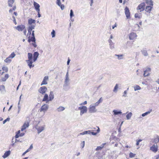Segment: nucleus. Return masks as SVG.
<instances>
[{
    "mask_svg": "<svg viewBox=\"0 0 159 159\" xmlns=\"http://www.w3.org/2000/svg\"><path fill=\"white\" fill-rule=\"evenodd\" d=\"M35 20L30 18L28 20V24L29 25L28 29V33L27 36L29 35L28 37V41L29 43H30L32 42V45L34 47H36L37 45L35 42V39L34 35V31H32L31 34V31L33 29H34L35 26Z\"/></svg>",
    "mask_w": 159,
    "mask_h": 159,
    "instance_id": "f257e3e1",
    "label": "nucleus"
},
{
    "mask_svg": "<svg viewBox=\"0 0 159 159\" xmlns=\"http://www.w3.org/2000/svg\"><path fill=\"white\" fill-rule=\"evenodd\" d=\"M39 55V53L37 52H34L33 59L32 54L30 52L28 53V60H26V62L30 68L34 67V65L32 64V63L37 60Z\"/></svg>",
    "mask_w": 159,
    "mask_h": 159,
    "instance_id": "f03ea898",
    "label": "nucleus"
},
{
    "mask_svg": "<svg viewBox=\"0 0 159 159\" xmlns=\"http://www.w3.org/2000/svg\"><path fill=\"white\" fill-rule=\"evenodd\" d=\"M145 2V11L146 13L150 14L153 8V2L152 0H144Z\"/></svg>",
    "mask_w": 159,
    "mask_h": 159,
    "instance_id": "7ed1b4c3",
    "label": "nucleus"
},
{
    "mask_svg": "<svg viewBox=\"0 0 159 159\" xmlns=\"http://www.w3.org/2000/svg\"><path fill=\"white\" fill-rule=\"evenodd\" d=\"M93 132H91L90 130L84 131L82 133H80V135H84L87 134H92L93 135H96L97 133L100 131V129L98 127L96 126L95 127L93 128Z\"/></svg>",
    "mask_w": 159,
    "mask_h": 159,
    "instance_id": "20e7f679",
    "label": "nucleus"
},
{
    "mask_svg": "<svg viewBox=\"0 0 159 159\" xmlns=\"http://www.w3.org/2000/svg\"><path fill=\"white\" fill-rule=\"evenodd\" d=\"M145 2H143L140 3L136 8L137 10L139 12H142L145 10Z\"/></svg>",
    "mask_w": 159,
    "mask_h": 159,
    "instance_id": "39448f33",
    "label": "nucleus"
},
{
    "mask_svg": "<svg viewBox=\"0 0 159 159\" xmlns=\"http://www.w3.org/2000/svg\"><path fill=\"white\" fill-rule=\"evenodd\" d=\"M78 109L80 110V115H82L84 113H86L87 111V107L85 106L79 107Z\"/></svg>",
    "mask_w": 159,
    "mask_h": 159,
    "instance_id": "423d86ee",
    "label": "nucleus"
},
{
    "mask_svg": "<svg viewBox=\"0 0 159 159\" xmlns=\"http://www.w3.org/2000/svg\"><path fill=\"white\" fill-rule=\"evenodd\" d=\"M30 121H25L23 124V125L21 126V131H22L29 126V123Z\"/></svg>",
    "mask_w": 159,
    "mask_h": 159,
    "instance_id": "0eeeda50",
    "label": "nucleus"
},
{
    "mask_svg": "<svg viewBox=\"0 0 159 159\" xmlns=\"http://www.w3.org/2000/svg\"><path fill=\"white\" fill-rule=\"evenodd\" d=\"M47 88L45 86H43L41 87L38 90V91L42 94H44L47 91Z\"/></svg>",
    "mask_w": 159,
    "mask_h": 159,
    "instance_id": "6e6552de",
    "label": "nucleus"
},
{
    "mask_svg": "<svg viewBox=\"0 0 159 159\" xmlns=\"http://www.w3.org/2000/svg\"><path fill=\"white\" fill-rule=\"evenodd\" d=\"M150 150L154 152H156L158 151V146L157 144H154L150 147Z\"/></svg>",
    "mask_w": 159,
    "mask_h": 159,
    "instance_id": "1a4fd4ad",
    "label": "nucleus"
},
{
    "mask_svg": "<svg viewBox=\"0 0 159 159\" xmlns=\"http://www.w3.org/2000/svg\"><path fill=\"white\" fill-rule=\"evenodd\" d=\"M96 106L90 105L89 107V112L91 113H94L96 112L97 110L96 109Z\"/></svg>",
    "mask_w": 159,
    "mask_h": 159,
    "instance_id": "9d476101",
    "label": "nucleus"
},
{
    "mask_svg": "<svg viewBox=\"0 0 159 159\" xmlns=\"http://www.w3.org/2000/svg\"><path fill=\"white\" fill-rule=\"evenodd\" d=\"M137 35L134 32L131 33L129 35V39L130 40H134L136 39Z\"/></svg>",
    "mask_w": 159,
    "mask_h": 159,
    "instance_id": "9b49d317",
    "label": "nucleus"
},
{
    "mask_svg": "<svg viewBox=\"0 0 159 159\" xmlns=\"http://www.w3.org/2000/svg\"><path fill=\"white\" fill-rule=\"evenodd\" d=\"M151 71V69L150 68H147L146 70L144 71L143 75L144 77L148 76Z\"/></svg>",
    "mask_w": 159,
    "mask_h": 159,
    "instance_id": "f8f14e48",
    "label": "nucleus"
},
{
    "mask_svg": "<svg viewBox=\"0 0 159 159\" xmlns=\"http://www.w3.org/2000/svg\"><path fill=\"white\" fill-rule=\"evenodd\" d=\"M15 28L19 31H22L25 29V26L24 25H21L16 27Z\"/></svg>",
    "mask_w": 159,
    "mask_h": 159,
    "instance_id": "ddd939ff",
    "label": "nucleus"
},
{
    "mask_svg": "<svg viewBox=\"0 0 159 159\" xmlns=\"http://www.w3.org/2000/svg\"><path fill=\"white\" fill-rule=\"evenodd\" d=\"M48 108V106L46 104H44L41 107L40 110V111H43L45 112L47 111Z\"/></svg>",
    "mask_w": 159,
    "mask_h": 159,
    "instance_id": "4468645a",
    "label": "nucleus"
},
{
    "mask_svg": "<svg viewBox=\"0 0 159 159\" xmlns=\"http://www.w3.org/2000/svg\"><path fill=\"white\" fill-rule=\"evenodd\" d=\"M48 80V76H45L44 77L43 79L41 85H46L48 84L47 81Z\"/></svg>",
    "mask_w": 159,
    "mask_h": 159,
    "instance_id": "2eb2a0df",
    "label": "nucleus"
},
{
    "mask_svg": "<svg viewBox=\"0 0 159 159\" xmlns=\"http://www.w3.org/2000/svg\"><path fill=\"white\" fill-rule=\"evenodd\" d=\"M125 11L126 17L127 18L129 17L130 16V12L129 8L126 7L125 9Z\"/></svg>",
    "mask_w": 159,
    "mask_h": 159,
    "instance_id": "dca6fc26",
    "label": "nucleus"
},
{
    "mask_svg": "<svg viewBox=\"0 0 159 159\" xmlns=\"http://www.w3.org/2000/svg\"><path fill=\"white\" fill-rule=\"evenodd\" d=\"M20 133V130H18L17 132L16 133V134L15 135V138H18L20 137H22L25 134V133Z\"/></svg>",
    "mask_w": 159,
    "mask_h": 159,
    "instance_id": "f3484780",
    "label": "nucleus"
},
{
    "mask_svg": "<svg viewBox=\"0 0 159 159\" xmlns=\"http://www.w3.org/2000/svg\"><path fill=\"white\" fill-rule=\"evenodd\" d=\"M152 142L154 143V144H157L159 142V137L158 135L156 136L154 138L152 139Z\"/></svg>",
    "mask_w": 159,
    "mask_h": 159,
    "instance_id": "a211bd4d",
    "label": "nucleus"
},
{
    "mask_svg": "<svg viewBox=\"0 0 159 159\" xmlns=\"http://www.w3.org/2000/svg\"><path fill=\"white\" fill-rule=\"evenodd\" d=\"M42 101L43 102H46V103L50 101L49 100V98L48 95L47 94H45L43 98V99Z\"/></svg>",
    "mask_w": 159,
    "mask_h": 159,
    "instance_id": "6ab92c4d",
    "label": "nucleus"
},
{
    "mask_svg": "<svg viewBox=\"0 0 159 159\" xmlns=\"http://www.w3.org/2000/svg\"><path fill=\"white\" fill-rule=\"evenodd\" d=\"M34 5L35 7V8L36 9V11L37 12H39V11H40V6L39 5V4L35 2H34Z\"/></svg>",
    "mask_w": 159,
    "mask_h": 159,
    "instance_id": "aec40b11",
    "label": "nucleus"
},
{
    "mask_svg": "<svg viewBox=\"0 0 159 159\" xmlns=\"http://www.w3.org/2000/svg\"><path fill=\"white\" fill-rule=\"evenodd\" d=\"M48 97L49 98V100H50V101H51L54 99V95L53 91H51L50 92V94H49V96Z\"/></svg>",
    "mask_w": 159,
    "mask_h": 159,
    "instance_id": "412c9836",
    "label": "nucleus"
},
{
    "mask_svg": "<svg viewBox=\"0 0 159 159\" xmlns=\"http://www.w3.org/2000/svg\"><path fill=\"white\" fill-rule=\"evenodd\" d=\"M57 4L58 6H60L62 10H63L64 8V6L63 4H61L60 2V0H57Z\"/></svg>",
    "mask_w": 159,
    "mask_h": 159,
    "instance_id": "4be33fe9",
    "label": "nucleus"
},
{
    "mask_svg": "<svg viewBox=\"0 0 159 159\" xmlns=\"http://www.w3.org/2000/svg\"><path fill=\"white\" fill-rule=\"evenodd\" d=\"M11 153V152L10 151H8L6 152L4 155L2 156V157L4 158H6L8 156H9Z\"/></svg>",
    "mask_w": 159,
    "mask_h": 159,
    "instance_id": "5701e85b",
    "label": "nucleus"
},
{
    "mask_svg": "<svg viewBox=\"0 0 159 159\" xmlns=\"http://www.w3.org/2000/svg\"><path fill=\"white\" fill-rule=\"evenodd\" d=\"M106 144V143H103L101 145V146H98L96 148V151L100 150L103 148L104 145Z\"/></svg>",
    "mask_w": 159,
    "mask_h": 159,
    "instance_id": "b1692460",
    "label": "nucleus"
},
{
    "mask_svg": "<svg viewBox=\"0 0 159 159\" xmlns=\"http://www.w3.org/2000/svg\"><path fill=\"white\" fill-rule=\"evenodd\" d=\"M44 126H40L37 128V129L38 131V133H39L40 132L43 131L44 129Z\"/></svg>",
    "mask_w": 159,
    "mask_h": 159,
    "instance_id": "393cba45",
    "label": "nucleus"
},
{
    "mask_svg": "<svg viewBox=\"0 0 159 159\" xmlns=\"http://www.w3.org/2000/svg\"><path fill=\"white\" fill-rule=\"evenodd\" d=\"M14 0H8V6L10 7H12V4L14 3Z\"/></svg>",
    "mask_w": 159,
    "mask_h": 159,
    "instance_id": "a878e982",
    "label": "nucleus"
},
{
    "mask_svg": "<svg viewBox=\"0 0 159 159\" xmlns=\"http://www.w3.org/2000/svg\"><path fill=\"white\" fill-rule=\"evenodd\" d=\"M113 112L114 113V115H115L121 114L122 113V112L120 111H118L116 110H113Z\"/></svg>",
    "mask_w": 159,
    "mask_h": 159,
    "instance_id": "bb28decb",
    "label": "nucleus"
},
{
    "mask_svg": "<svg viewBox=\"0 0 159 159\" xmlns=\"http://www.w3.org/2000/svg\"><path fill=\"white\" fill-rule=\"evenodd\" d=\"M102 98H101L99 100L95 103V105L96 106H98L100 103L102 102Z\"/></svg>",
    "mask_w": 159,
    "mask_h": 159,
    "instance_id": "cd10ccee",
    "label": "nucleus"
},
{
    "mask_svg": "<svg viewBox=\"0 0 159 159\" xmlns=\"http://www.w3.org/2000/svg\"><path fill=\"white\" fill-rule=\"evenodd\" d=\"M11 61V58L8 57H7L4 60V61L6 63H10Z\"/></svg>",
    "mask_w": 159,
    "mask_h": 159,
    "instance_id": "c85d7f7f",
    "label": "nucleus"
},
{
    "mask_svg": "<svg viewBox=\"0 0 159 159\" xmlns=\"http://www.w3.org/2000/svg\"><path fill=\"white\" fill-rule=\"evenodd\" d=\"M136 155V154L133 153L132 152H130L129 154V157L130 158H132L134 157Z\"/></svg>",
    "mask_w": 159,
    "mask_h": 159,
    "instance_id": "c756f323",
    "label": "nucleus"
},
{
    "mask_svg": "<svg viewBox=\"0 0 159 159\" xmlns=\"http://www.w3.org/2000/svg\"><path fill=\"white\" fill-rule=\"evenodd\" d=\"M2 69L4 71V72H7L8 71V68L6 66H3L2 68Z\"/></svg>",
    "mask_w": 159,
    "mask_h": 159,
    "instance_id": "7c9ffc66",
    "label": "nucleus"
},
{
    "mask_svg": "<svg viewBox=\"0 0 159 159\" xmlns=\"http://www.w3.org/2000/svg\"><path fill=\"white\" fill-rule=\"evenodd\" d=\"M134 88L135 91L140 90L141 89V87L138 85H136L134 87Z\"/></svg>",
    "mask_w": 159,
    "mask_h": 159,
    "instance_id": "2f4dec72",
    "label": "nucleus"
},
{
    "mask_svg": "<svg viewBox=\"0 0 159 159\" xmlns=\"http://www.w3.org/2000/svg\"><path fill=\"white\" fill-rule=\"evenodd\" d=\"M65 109V108L63 107L60 106L57 109L58 111H63Z\"/></svg>",
    "mask_w": 159,
    "mask_h": 159,
    "instance_id": "473e14b6",
    "label": "nucleus"
},
{
    "mask_svg": "<svg viewBox=\"0 0 159 159\" xmlns=\"http://www.w3.org/2000/svg\"><path fill=\"white\" fill-rule=\"evenodd\" d=\"M115 56H117L118 57V58L120 60L123 59V55L122 54H120V55L116 54Z\"/></svg>",
    "mask_w": 159,
    "mask_h": 159,
    "instance_id": "72a5a7b5",
    "label": "nucleus"
},
{
    "mask_svg": "<svg viewBox=\"0 0 159 159\" xmlns=\"http://www.w3.org/2000/svg\"><path fill=\"white\" fill-rule=\"evenodd\" d=\"M152 111V110H150L149 111H148L145 113H144L142 114V116H145L147 115V114L150 113Z\"/></svg>",
    "mask_w": 159,
    "mask_h": 159,
    "instance_id": "f704fd0d",
    "label": "nucleus"
},
{
    "mask_svg": "<svg viewBox=\"0 0 159 159\" xmlns=\"http://www.w3.org/2000/svg\"><path fill=\"white\" fill-rule=\"evenodd\" d=\"M16 9V6H14L12 8L10 9L9 10L10 13H11L13 11H15Z\"/></svg>",
    "mask_w": 159,
    "mask_h": 159,
    "instance_id": "c9c22d12",
    "label": "nucleus"
},
{
    "mask_svg": "<svg viewBox=\"0 0 159 159\" xmlns=\"http://www.w3.org/2000/svg\"><path fill=\"white\" fill-rule=\"evenodd\" d=\"M132 113L131 112H129L128 114H127L126 115V118L127 119H129L132 116Z\"/></svg>",
    "mask_w": 159,
    "mask_h": 159,
    "instance_id": "e433bc0d",
    "label": "nucleus"
},
{
    "mask_svg": "<svg viewBox=\"0 0 159 159\" xmlns=\"http://www.w3.org/2000/svg\"><path fill=\"white\" fill-rule=\"evenodd\" d=\"M16 55L14 52H12L9 56L11 58H12L15 57Z\"/></svg>",
    "mask_w": 159,
    "mask_h": 159,
    "instance_id": "4c0bfd02",
    "label": "nucleus"
},
{
    "mask_svg": "<svg viewBox=\"0 0 159 159\" xmlns=\"http://www.w3.org/2000/svg\"><path fill=\"white\" fill-rule=\"evenodd\" d=\"M51 34L52 36V38H53L54 37H55V31L54 30H53L52 31V32L51 33Z\"/></svg>",
    "mask_w": 159,
    "mask_h": 159,
    "instance_id": "58836bf2",
    "label": "nucleus"
},
{
    "mask_svg": "<svg viewBox=\"0 0 159 159\" xmlns=\"http://www.w3.org/2000/svg\"><path fill=\"white\" fill-rule=\"evenodd\" d=\"M118 84H116V86H115V87L114 89H113L114 92H115L117 90V89L118 88Z\"/></svg>",
    "mask_w": 159,
    "mask_h": 159,
    "instance_id": "ea45409f",
    "label": "nucleus"
},
{
    "mask_svg": "<svg viewBox=\"0 0 159 159\" xmlns=\"http://www.w3.org/2000/svg\"><path fill=\"white\" fill-rule=\"evenodd\" d=\"M134 17L136 18H140L141 16L139 15V14L135 13L134 15Z\"/></svg>",
    "mask_w": 159,
    "mask_h": 159,
    "instance_id": "a19ab883",
    "label": "nucleus"
},
{
    "mask_svg": "<svg viewBox=\"0 0 159 159\" xmlns=\"http://www.w3.org/2000/svg\"><path fill=\"white\" fill-rule=\"evenodd\" d=\"M142 141V139H139L137 141V143H136V145L137 146H138L139 145V143L140 142H141V141Z\"/></svg>",
    "mask_w": 159,
    "mask_h": 159,
    "instance_id": "79ce46f5",
    "label": "nucleus"
},
{
    "mask_svg": "<svg viewBox=\"0 0 159 159\" xmlns=\"http://www.w3.org/2000/svg\"><path fill=\"white\" fill-rule=\"evenodd\" d=\"M5 89V86L3 85H2L0 86V90H2L4 89Z\"/></svg>",
    "mask_w": 159,
    "mask_h": 159,
    "instance_id": "37998d69",
    "label": "nucleus"
},
{
    "mask_svg": "<svg viewBox=\"0 0 159 159\" xmlns=\"http://www.w3.org/2000/svg\"><path fill=\"white\" fill-rule=\"evenodd\" d=\"M12 18L13 19V21L14 24L15 25H16L17 24V22H16V18H15V17L13 16H12Z\"/></svg>",
    "mask_w": 159,
    "mask_h": 159,
    "instance_id": "c03bdc74",
    "label": "nucleus"
},
{
    "mask_svg": "<svg viewBox=\"0 0 159 159\" xmlns=\"http://www.w3.org/2000/svg\"><path fill=\"white\" fill-rule=\"evenodd\" d=\"M10 120V118H7L6 119H5V120H4L3 122V124H5L7 121H9Z\"/></svg>",
    "mask_w": 159,
    "mask_h": 159,
    "instance_id": "a18cd8bd",
    "label": "nucleus"
},
{
    "mask_svg": "<svg viewBox=\"0 0 159 159\" xmlns=\"http://www.w3.org/2000/svg\"><path fill=\"white\" fill-rule=\"evenodd\" d=\"M87 103V102L86 101H85L84 102L80 104V105H84L86 104Z\"/></svg>",
    "mask_w": 159,
    "mask_h": 159,
    "instance_id": "49530a36",
    "label": "nucleus"
},
{
    "mask_svg": "<svg viewBox=\"0 0 159 159\" xmlns=\"http://www.w3.org/2000/svg\"><path fill=\"white\" fill-rule=\"evenodd\" d=\"M33 148V145L32 144H31L30 146V148L27 150H28V151L29 152Z\"/></svg>",
    "mask_w": 159,
    "mask_h": 159,
    "instance_id": "de8ad7c7",
    "label": "nucleus"
},
{
    "mask_svg": "<svg viewBox=\"0 0 159 159\" xmlns=\"http://www.w3.org/2000/svg\"><path fill=\"white\" fill-rule=\"evenodd\" d=\"M70 16L71 17L73 16V11L72 10H70Z\"/></svg>",
    "mask_w": 159,
    "mask_h": 159,
    "instance_id": "09e8293b",
    "label": "nucleus"
},
{
    "mask_svg": "<svg viewBox=\"0 0 159 159\" xmlns=\"http://www.w3.org/2000/svg\"><path fill=\"white\" fill-rule=\"evenodd\" d=\"M23 30L24 34L25 35H26V32H27L26 30L25 29H25L24 30Z\"/></svg>",
    "mask_w": 159,
    "mask_h": 159,
    "instance_id": "8fccbe9b",
    "label": "nucleus"
},
{
    "mask_svg": "<svg viewBox=\"0 0 159 159\" xmlns=\"http://www.w3.org/2000/svg\"><path fill=\"white\" fill-rule=\"evenodd\" d=\"M29 152L28 150H27L25 152H24L22 154V156L24 155L26 153Z\"/></svg>",
    "mask_w": 159,
    "mask_h": 159,
    "instance_id": "3c124183",
    "label": "nucleus"
},
{
    "mask_svg": "<svg viewBox=\"0 0 159 159\" xmlns=\"http://www.w3.org/2000/svg\"><path fill=\"white\" fill-rule=\"evenodd\" d=\"M129 0H124L123 4H125L126 2H128Z\"/></svg>",
    "mask_w": 159,
    "mask_h": 159,
    "instance_id": "603ef678",
    "label": "nucleus"
},
{
    "mask_svg": "<svg viewBox=\"0 0 159 159\" xmlns=\"http://www.w3.org/2000/svg\"><path fill=\"white\" fill-rule=\"evenodd\" d=\"M82 148H83L84 146V141H83L82 142Z\"/></svg>",
    "mask_w": 159,
    "mask_h": 159,
    "instance_id": "864d4df0",
    "label": "nucleus"
},
{
    "mask_svg": "<svg viewBox=\"0 0 159 159\" xmlns=\"http://www.w3.org/2000/svg\"><path fill=\"white\" fill-rule=\"evenodd\" d=\"M38 12V17H40V16H41V15H40V11H39V12Z\"/></svg>",
    "mask_w": 159,
    "mask_h": 159,
    "instance_id": "5fc2aeb1",
    "label": "nucleus"
},
{
    "mask_svg": "<svg viewBox=\"0 0 159 159\" xmlns=\"http://www.w3.org/2000/svg\"><path fill=\"white\" fill-rule=\"evenodd\" d=\"M116 23L112 27V28L113 29H114L115 27H116Z\"/></svg>",
    "mask_w": 159,
    "mask_h": 159,
    "instance_id": "6e6d98bb",
    "label": "nucleus"
},
{
    "mask_svg": "<svg viewBox=\"0 0 159 159\" xmlns=\"http://www.w3.org/2000/svg\"><path fill=\"white\" fill-rule=\"evenodd\" d=\"M70 60L69 59H68V61H67V64L68 65H69V62H70Z\"/></svg>",
    "mask_w": 159,
    "mask_h": 159,
    "instance_id": "4d7b16f0",
    "label": "nucleus"
},
{
    "mask_svg": "<svg viewBox=\"0 0 159 159\" xmlns=\"http://www.w3.org/2000/svg\"><path fill=\"white\" fill-rule=\"evenodd\" d=\"M14 14L16 16H17V14L16 12H14Z\"/></svg>",
    "mask_w": 159,
    "mask_h": 159,
    "instance_id": "13d9d810",
    "label": "nucleus"
},
{
    "mask_svg": "<svg viewBox=\"0 0 159 159\" xmlns=\"http://www.w3.org/2000/svg\"><path fill=\"white\" fill-rule=\"evenodd\" d=\"M125 147L126 148H130L131 147H130V146H128V145H127V146H125Z\"/></svg>",
    "mask_w": 159,
    "mask_h": 159,
    "instance_id": "bf43d9fd",
    "label": "nucleus"
},
{
    "mask_svg": "<svg viewBox=\"0 0 159 159\" xmlns=\"http://www.w3.org/2000/svg\"><path fill=\"white\" fill-rule=\"evenodd\" d=\"M126 93H127L126 91H124V96H125V95H126Z\"/></svg>",
    "mask_w": 159,
    "mask_h": 159,
    "instance_id": "052dcab7",
    "label": "nucleus"
},
{
    "mask_svg": "<svg viewBox=\"0 0 159 159\" xmlns=\"http://www.w3.org/2000/svg\"><path fill=\"white\" fill-rule=\"evenodd\" d=\"M156 82L157 84H159V79H158L156 81Z\"/></svg>",
    "mask_w": 159,
    "mask_h": 159,
    "instance_id": "680f3d73",
    "label": "nucleus"
},
{
    "mask_svg": "<svg viewBox=\"0 0 159 159\" xmlns=\"http://www.w3.org/2000/svg\"><path fill=\"white\" fill-rule=\"evenodd\" d=\"M119 1L120 3H122V0H119Z\"/></svg>",
    "mask_w": 159,
    "mask_h": 159,
    "instance_id": "e2e57ef3",
    "label": "nucleus"
},
{
    "mask_svg": "<svg viewBox=\"0 0 159 159\" xmlns=\"http://www.w3.org/2000/svg\"><path fill=\"white\" fill-rule=\"evenodd\" d=\"M139 24L140 25H142V22H139Z\"/></svg>",
    "mask_w": 159,
    "mask_h": 159,
    "instance_id": "0e129e2a",
    "label": "nucleus"
},
{
    "mask_svg": "<svg viewBox=\"0 0 159 159\" xmlns=\"http://www.w3.org/2000/svg\"><path fill=\"white\" fill-rule=\"evenodd\" d=\"M117 145H118V144H115V147H117Z\"/></svg>",
    "mask_w": 159,
    "mask_h": 159,
    "instance_id": "69168bd1",
    "label": "nucleus"
},
{
    "mask_svg": "<svg viewBox=\"0 0 159 159\" xmlns=\"http://www.w3.org/2000/svg\"><path fill=\"white\" fill-rule=\"evenodd\" d=\"M91 6L92 5V4L93 3V0H91Z\"/></svg>",
    "mask_w": 159,
    "mask_h": 159,
    "instance_id": "338daca9",
    "label": "nucleus"
},
{
    "mask_svg": "<svg viewBox=\"0 0 159 159\" xmlns=\"http://www.w3.org/2000/svg\"><path fill=\"white\" fill-rule=\"evenodd\" d=\"M28 158V157H25V158H24L23 159H27Z\"/></svg>",
    "mask_w": 159,
    "mask_h": 159,
    "instance_id": "774afa93",
    "label": "nucleus"
}]
</instances>
